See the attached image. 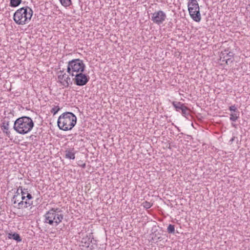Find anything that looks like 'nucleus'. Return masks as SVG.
<instances>
[{
	"instance_id": "20e7f679",
	"label": "nucleus",
	"mask_w": 250,
	"mask_h": 250,
	"mask_svg": "<svg viewBox=\"0 0 250 250\" xmlns=\"http://www.w3.org/2000/svg\"><path fill=\"white\" fill-rule=\"evenodd\" d=\"M44 223L55 226H58L63 219L62 211L59 208H51L44 215Z\"/></svg>"
},
{
	"instance_id": "a878e982",
	"label": "nucleus",
	"mask_w": 250,
	"mask_h": 250,
	"mask_svg": "<svg viewBox=\"0 0 250 250\" xmlns=\"http://www.w3.org/2000/svg\"><path fill=\"white\" fill-rule=\"evenodd\" d=\"M26 198H27L28 200H29L32 198V196L31 194H30V193H27Z\"/></svg>"
},
{
	"instance_id": "5701e85b",
	"label": "nucleus",
	"mask_w": 250,
	"mask_h": 250,
	"mask_svg": "<svg viewBox=\"0 0 250 250\" xmlns=\"http://www.w3.org/2000/svg\"><path fill=\"white\" fill-rule=\"evenodd\" d=\"M229 109L230 111H231L233 113H239L235 105L229 106Z\"/></svg>"
},
{
	"instance_id": "393cba45",
	"label": "nucleus",
	"mask_w": 250,
	"mask_h": 250,
	"mask_svg": "<svg viewBox=\"0 0 250 250\" xmlns=\"http://www.w3.org/2000/svg\"><path fill=\"white\" fill-rule=\"evenodd\" d=\"M20 189L21 190V188H20V187H19V188L18 189L17 191V192H16L17 195H15L14 196L13 199H15V201H14V203H16V202H18V201H19V200H18V199H17V198H18V197L19 196H20V193H19V190Z\"/></svg>"
},
{
	"instance_id": "bb28decb",
	"label": "nucleus",
	"mask_w": 250,
	"mask_h": 250,
	"mask_svg": "<svg viewBox=\"0 0 250 250\" xmlns=\"http://www.w3.org/2000/svg\"><path fill=\"white\" fill-rule=\"evenodd\" d=\"M20 188H21V195H25V192H24V191H23V189H22V187H20Z\"/></svg>"
},
{
	"instance_id": "39448f33",
	"label": "nucleus",
	"mask_w": 250,
	"mask_h": 250,
	"mask_svg": "<svg viewBox=\"0 0 250 250\" xmlns=\"http://www.w3.org/2000/svg\"><path fill=\"white\" fill-rule=\"evenodd\" d=\"M85 68V64L83 61L79 59H73L68 62L67 72L72 76L80 72H83Z\"/></svg>"
},
{
	"instance_id": "7c9ffc66",
	"label": "nucleus",
	"mask_w": 250,
	"mask_h": 250,
	"mask_svg": "<svg viewBox=\"0 0 250 250\" xmlns=\"http://www.w3.org/2000/svg\"><path fill=\"white\" fill-rule=\"evenodd\" d=\"M232 125L233 126V127H236V126L235 124H232Z\"/></svg>"
},
{
	"instance_id": "c756f323",
	"label": "nucleus",
	"mask_w": 250,
	"mask_h": 250,
	"mask_svg": "<svg viewBox=\"0 0 250 250\" xmlns=\"http://www.w3.org/2000/svg\"><path fill=\"white\" fill-rule=\"evenodd\" d=\"M85 166H86V165L85 164H83L82 165V167H83V168H85Z\"/></svg>"
},
{
	"instance_id": "2f4dec72",
	"label": "nucleus",
	"mask_w": 250,
	"mask_h": 250,
	"mask_svg": "<svg viewBox=\"0 0 250 250\" xmlns=\"http://www.w3.org/2000/svg\"><path fill=\"white\" fill-rule=\"evenodd\" d=\"M33 136H34V135H31V136H30V138H32Z\"/></svg>"
},
{
	"instance_id": "9d476101",
	"label": "nucleus",
	"mask_w": 250,
	"mask_h": 250,
	"mask_svg": "<svg viewBox=\"0 0 250 250\" xmlns=\"http://www.w3.org/2000/svg\"><path fill=\"white\" fill-rule=\"evenodd\" d=\"M63 70H60L59 71L60 74L58 76V79L60 83L65 87H67L69 86V82H70V78L65 73L63 74Z\"/></svg>"
},
{
	"instance_id": "aec40b11",
	"label": "nucleus",
	"mask_w": 250,
	"mask_h": 250,
	"mask_svg": "<svg viewBox=\"0 0 250 250\" xmlns=\"http://www.w3.org/2000/svg\"><path fill=\"white\" fill-rule=\"evenodd\" d=\"M181 111L182 115L185 117H186L189 114L188 111V108L186 106H184V107L181 110Z\"/></svg>"
},
{
	"instance_id": "423d86ee",
	"label": "nucleus",
	"mask_w": 250,
	"mask_h": 250,
	"mask_svg": "<svg viewBox=\"0 0 250 250\" xmlns=\"http://www.w3.org/2000/svg\"><path fill=\"white\" fill-rule=\"evenodd\" d=\"M188 6L190 17L194 21L199 22L201 21V15L197 0H189Z\"/></svg>"
},
{
	"instance_id": "1a4fd4ad",
	"label": "nucleus",
	"mask_w": 250,
	"mask_h": 250,
	"mask_svg": "<svg viewBox=\"0 0 250 250\" xmlns=\"http://www.w3.org/2000/svg\"><path fill=\"white\" fill-rule=\"evenodd\" d=\"M233 53L231 52H228V50H225L224 51H222L220 56V60L222 62H225L226 63L228 64L229 62H232L231 58L233 57Z\"/></svg>"
},
{
	"instance_id": "4be33fe9",
	"label": "nucleus",
	"mask_w": 250,
	"mask_h": 250,
	"mask_svg": "<svg viewBox=\"0 0 250 250\" xmlns=\"http://www.w3.org/2000/svg\"><path fill=\"white\" fill-rule=\"evenodd\" d=\"M60 108L59 106H55L53 107L51 110V113L53 114V115H55L59 110Z\"/></svg>"
},
{
	"instance_id": "ddd939ff",
	"label": "nucleus",
	"mask_w": 250,
	"mask_h": 250,
	"mask_svg": "<svg viewBox=\"0 0 250 250\" xmlns=\"http://www.w3.org/2000/svg\"><path fill=\"white\" fill-rule=\"evenodd\" d=\"M93 237H90V236H88L86 235L85 237H83L81 240V243L82 244V246L86 248H88L89 246L90 243H92V241L93 239Z\"/></svg>"
},
{
	"instance_id": "c85d7f7f",
	"label": "nucleus",
	"mask_w": 250,
	"mask_h": 250,
	"mask_svg": "<svg viewBox=\"0 0 250 250\" xmlns=\"http://www.w3.org/2000/svg\"><path fill=\"white\" fill-rule=\"evenodd\" d=\"M21 196H21V199H22V201H23V200L25 199V198L26 197V196L25 197V195H21Z\"/></svg>"
},
{
	"instance_id": "a211bd4d",
	"label": "nucleus",
	"mask_w": 250,
	"mask_h": 250,
	"mask_svg": "<svg viewBox=\"0 0 250 250\" xmlns=\"http://www.w3.org/2000/svg\"><path fill=\"white\" fill-rule=\"evenodd\" d=\"M239 113H233L230 114V120L235 122L239 118Z\"/></svg>"
},
{
	"instance_id": "dca6fc26",
	"label": "nucleus",
	"mask_w": 250,
	"mask_h": 250,
	"mask_svg": "<svg viewBox=\"0 0 250 250\" xmlns=\"http://www.w3.org/2000/svg\"><path fill=\"white\" fill-rule=\"evenodd\" d=\"M32 204V203H30L29 201H21L18 203L19 208H27L30 207Z\"/></svg>"
},
{
	"instance_id": "2eb2a0df",
	"label": "nucleus",
	"mask_w": 250,
	"mask_h": 250,
	"mask_svg": "<svg viewBox=\"0 0 250 250\" xmlns=\"http://www.w3.org/2000/svg\"><path fill=\"white\" fill-rule=\"evenodd\" d=\"M9 239H13L16 240L17 242H20L21 241V239L20 235L17 233H9L8 237Z\"/></svg>"
},
{
	"instance_id": "0eeeda50",
	"label": "nucleus",
	"mask_w": 250,
	"mask_h": 250,
	"mask_svg": "<svg viewBox=\"0 0 250 250\" xmlns=\"http://www.w3.org/2000/svg\"><path fill=\"white\" fill-rule=\"evenodd\" d=\"M83 73V72H80L74 75L75 78L73 79V81L75 84L78 86H83L89 81V76Z\"/></svg>"
},
{
	"instance_id": "6ab92c4d",
	"label": "nucleus",
	"mask_w": 250,
	"mask_h": 250,
	"mask_svg": "<svg viewBox=\"0 0 250 250\" xmlns=\"http://www.w3.org/2000/svg\"><path fill=\"white\" fill-rule=\"evenodd\" d=\"M61 4L64 7H67L71 4V0H60Z\"/></svg>"
},
{
	"instance_id": "b1692460",
	"label": "nucleus",
	"mask_w": 250,
	"mask_h": 250,
	"mask_svg": "<svg viewBox=\"0 0 250 250\" xmlns=\"http://www.w3.org/2000/svg\"><path fill=\"white\" fill-rule=\"evenodd\" d=\"M142 206L146 208H149L152 206V204L148 202L145 201L142 203Z\"/></svg>"
},
{
	"instance_id": "cd10ccee",
	"label": "nucleus",
	"mask_w": 250,
	"mask_h": 250,
	"mask_svg": "<svg viewBox=\"0 0 250 250\" xmlns=\"http://www.w3.org/2000/svg\"><path fill=\"white\" fill-rule=\"evenodd\" d=\"M235 138V136H233V137H232L231 139L229 141V143L232 144L233 143V142L234 141Z\"/></svg>"
},
{
	"instance_id": "9b49d317",
	"label": "nucleus",
	"mask_w": 250,
	"mask_h": 250,
	"mask_svg": "<svg viewBox=\"0 0 250 250\" xmlns=\"http://www.w3.org/2000/svg\"><path fill=\"white\" fill-rule=\"evenodd\" d=\"M9 123L10 121L9 120L4 119L2 122L1 125V128L3 133L8 137H10V132L8 130Z\"/></svg>"
},
{
	"instance_id": "412c9836",
	"label": "nucleus",
	"mask_w": 250,
	"mask_h": 250,
	"mask_svg": "<svg viewBox=\"0 0 250 250\" xmlns=\"http://www.w3.org/2000/svg\"><path fill=\"white\" fill-rule=\"evenodd\" d=\"M167 232L169 233H174L175 228L174 226L171 224L169 225L167 229Z\"/></svg>"
},
{
	"instance_id": "7ed1b4c3",
	"label": "nucleus",
	"mask_w": 250,
	"mask_h": 250,
	"mask_svg": "<svg viewBox=\"0 0 250 250\" xmlns=\"http://www.w3.org/2000/svg\"><path fill=\"white\" fill-rule=\"evenodd\" d=\"M33 10L28 6L18 9L14 14L13 20L19 25H24L28 23L33 15Z\"/></svg>"
},
{
	"instance_id": "f03ea898",
	"label": "nucleus",
	"mask_w": 250,
	"mask_h": 250,
	"mask_svg": "<svg viewBox=\"0 0 250 250\" xmlns=\"http://www.w3.org/2000/svg\"><path fill=\"white\" fill-rule=\"evenodd\" d=\"M77 117L72 112H66L60 116L57 124L59 128L64 131L71 130L76 124Z\"/></svg>"
},
{
	"instance_id": "f257e3e1",
	"label": "nucleus",
	"mask_w": 250,
	"mask_h": 250,
	"mask_svg": "<svg viewBox=\"0 0 250 250\" xmlns=\"http://www.w3.org/2000/svg\"><path fill=\"white\" fill-rule=\"evenodd\" d=\"M34 125V123L31 118L22 116L18 118L14 122L13 128L17 133L25 134L29 132Z\"/></svg>"
},
{
	"instance_id": "6e6552de",
	"label": "nucleus",
	"mask_w": 250,
	"mask_h": 250,
	"mask_svg": "<svg viewBox=\"0 0 250 250\" xmlns=\"http://www.w3.org/2000/svg\"><path fill=\"white\" fill-rule=\"evenodd\" d=\"M166 18L165 13L162 10H159L152 14L151 20L154 23L160 25L165 21Z\"/></svg>"
},
{
	"instance_id": "f3484780",
	"label": "nucleus",
	"mask_w": 250,
	"mask_h": 250,
	"mask_svg": "<svg viewBox=\"0 0 250 250\" xmlns=\"http://www.w3.org/2000/svg\"><path fill=\"white\" fill-rule=\"evenodd\" d=\"M21 2V0H10V6L12 7L18 6Z\"/></svg>"
},
{
	"instance_id": "f8f14e48",
	"label": "nucleus",
	"mask_w": 250,
	"mask_h": 250,
	"mask_svg": "<svg viewBox=\"0 0 250 250\" xmlns=\"http://www.w3.org/2000/svg\"><path fill=\"white\" fill-rule=\"evenodd\" d=\"M75 153L76 151L74 148L67 149L65 151V157L67 159L74 160Z\"/></svg>"
},
{
	"instance_id": "4468645a",
	"label": "nucleus",
	"mask_w": 250,
	"mask_h": 250,
	"mask_svg": "<svg viewBox=\"0 0 250 250\" xmlns=\"http://www.w3.org/2000/svg\"><path fill=\"white\" fill-rule=\"evenodd\" d=\"M172 104L177 111H180L185 106L184 104L179 102L173 101L172 102Z\"/></svg>"
}]
</instances>
